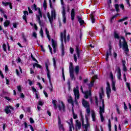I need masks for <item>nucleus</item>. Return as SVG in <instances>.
<instances>
[{
  "mask_svg": "<svg viewBox=\"0 0 131 131\" xmlns=\"http://www.w3.org/2000/svg\"><path fill=\"white\" fill-rule=\"evenodd\" d=\"M73 91L75 96L74 102L76 104H77V100L79 99V97H80L79 90L78 86H76V88H74Z\"/></svg>",
  "mask_w": 131,
  "mask_h": 131,
  "instance_id": "obj_2",
  "label": "nucleus"
},
{
  "mask_svg": "<svg viewBox=\"0 0 131 131\" xmlns=\"http://www.w3.org/2000/svg\"><path fill=\"white\" fill-rule=\"evenodd\" d=\"M86 112L88 116H90L91 113V108H90V106L89 107H86Z\"/></svg>",
  "mask_w": 131,
  "mask_h": 131,
  "instance_id": "obj_30",
  "label": "nucleus"
},
{
  "mask_svg": "<svg viewBox=\"0 0 131 131\" xmlns=\"http://www.w3.org/2000/svg\"><path fill=\"white\" fill-rule=\"evenodd\" d=\"M78 20L79 21V22L81 25H82V24H83L84 23V21L83 20H82L81 17H78Z\"/></svg>",
  "mask_w": 131,
  "mask_h": 131,
  "instance_id": "obj_28",
  "label": "nucleus"
},
{
  "mask_svg": "<svg viewBox=\"0 0 131 131\" xmlns=\"http://www.w3.org/2000/svg\"><path fill=\"white\" fill-rule=\"evenodd\" d=\"M62 78L64 81H65V75H64V69L62 68Z\"/></svg>",
  "mask_w": 131,
  "mask_h": 131,
  "instance_id": "obj_53",
  "label": "nucleus"
},
{
  "mask_svg": "<svg viewBox=\"0 0 131 131\" xmlns=\"http://www.w3.org/2000/svg\"><path fill=\"white\" fill-rule=\"evenodd\" d=\"M76 53L77 54V56L78 58H79L80 56V51H79V46L77 45L76 46Z\"/></svg>",
  "mask_w": 131,
  "mask_h": 131,
  "instance_id": "obj_17",
  "label": "nucleus"
},
{
  "mask_svg": "<svg viewBox=\"0 0 131 131\" xmlns=\"http://www.w3.org/2000/svg\"><path fill=\"white\" fill-rule=\"evenodd\" d=\"M90 127V124L89 123H87L84 125V128L85 129L84 131H88V128H89Z\"/></svg>",
  "mask_w": 131,
  "mask_h": 131,
  "instance_id": "obj_33",
  "label": "nucleus"
},
{
  "mask_svg": "<svg viewBox=\"0 0 131 131\" xmlns=\"http://www.w3.org/2000/svg\"><path fill=\"white\" fill-rule=\"evenodd\" d=\"M74 60L75 62H77V57H76V54H74Z\"/></svg>",
  "mask_w": 131,
  "mask_h": 131,
  "instance_id": "obj_55",
  "label": "nucleus"
},
{
  "mask_svg": "<svg viewBox=\"0 0 131 131\" xmlns=\"http://www.w3.org/2000/svg\"><path fill=\"white\" fill-rule=\"evenodd\" d=\"M5 112L6 114H9V113H12V112H14V108L10 105L8 106H6L5 108Z\"/></svg>",
  "mask_w": 131,
  "mask_h": 131,
  "instance_id": "obj_7",
  "label": "nucleus"
},
{
  "mask_svg": "<svg viewBox=\"0 0 131 131\" xmlns=\"http://www.w3.org/2000/svg\"><path fill=\"white\" fill-rule=\"evenodd\" d=\"M17 89L18 92H21V91L22 90V88L21 87L20 85L17 86Z\"/></svg>",
  "mask_w": 131,
  "mask_h": 131,
  "instance_id": "obj_54",
  "label": "nucleus"
},
{
  "mask_svg": "<svg viewBox=\"0 0 131 131\" xmlns=\"http://www.w3.org/2000/svg\"><path fill=\"white\" fill-rule=\"evenodd\" d=\"M33 36L35 37V38H36L37 37V34L35 32L33 33Z\"/></svg>",
  "mask_w": 131,
  "mask_h": 131,
  "instance_id": "obj_64",
  "label": "nucleus"
},
{
  "mask_svg": "<svg viewBox=\"0 0 131 131\" xmlns=\"http://www.w3.org/2000/svg\"><path fill=\"white\" fill-rule=\"evenodd\" d=\"M115 7L116 12L118 13V12H119V5L118 4H115Z\"/></svg>",
  "mask_w": 131,
  "mask_h": 131,
  "instance_id": "obj_36",
  "label": "nucleus"
},
{
  "mask_svg": "<svg viewBox=\"0 0 131 131\" xmlns=\"http://www.w3.org/2000/svg\"><path fill=\"white\" fill-rule=\"evenodd\" d=\"M72 111H73V117L74 119H76L77 118V115L74 114V111H73V110H72Z\"/></svg>",
  "mask_w": 131,
  "mask_h": 131,
  "instance_id": "obj_47",
  "label": "nucleus"
},
{
  "mask_svg": "<svg viewBox=\"0 0 131 131\" xmlns=\"http://www.w3.org/2000/svg\"><path fill=\"white\" fill-rule=\"evenodd\" d=\"M71 17L72 21H73L75 17V10H74V9H72L71 10Z\"/></svg>",
  "mask_w": 131,
  "mask_h": 131,
  "instance_id": "obj_16",
  "label": "nucleus"
},
{
  "mask_svg": "<svg viewBox=\"0 0 131 131\" xmlns=\"http://www.w3.org/2000/svg\"><path fill=\"white\" fill-rule=\"evenodd\" d=\"M39 33L41 37H43V31H42V28H41Z\"/></svg>",
  "mask_w": 131,
  "mask_h": 131,
  "instance_id": "obj_48",
  "label": "nucleus"
},
{
  "mask_svg": "<svg viewBox=\"0 0 131 131\" xmlns=\"http://www.w3.org/2000/svg\"><path fill=\"white\" fill-rule=\"evenodd\" d=\"M31 58H32V59L33 61H36V62H37V60H36V59H35V58H34V57H33V55H32V54H31Z\"/></svg>",
  "mask_w": 131,
  "mask_h": 131,
  "instance_id": "obj_57",
  "label": "nucleus"
},
{
  "mask_svg": "<svg viewBox=\"0 0 131 131\" xmlns=\"http://www.w3.org/2000/svg\"><path fill=\"white\" fill-rule=\"evenodd\" d=\"M45 67H46V70L47 71V76L48 78H51L50 70H49V65L48 63H45Z\"/></svg>",
  "mask_w": 131,
  "mask_h": 131,
  "instance_id": "obj_14",
  "label": "nucleus"
},
{
  "mask_svg": "<svg viewBox=\"0 0 131 131\" xmlns=\"http://www.w3.org/2000/svg\"><path fill=\"white\" fill-rule=\"evenodd\" d=\"M58 101H57V100H52V104H53V106L55 108V109H57V103Z\"/></svg>",
  "mask_w": 131,
  "mask_h": 131,
  "instance_id": "obj_25",
  "label": "nucleus"
},
{
  "mask_svg": "<svg viewBox=\"0 0 131 131\" xmlns=\"http://www.w3.org/2000/svg\"><path fill=\"white\" fill-rule=\"evenodd\" d=\"M103 97H104V90L103 88H101V92L99 93V98L100 100L103 99Z\"/></svg>",
  "mask_w": 131,
  "mask_h": 131,
  "instance_id": "obj_21",
  "label": "nucleus"
},
{
  "mask_svg": "<svg viewBox=\"0 0 131 131\" xmlns=\"http://www.w3.org/2000/svg\"><path fill=\"white\" fill-rule=\"evenodd\" d=\"M49 82H50V84L51 86V88H49V90L50 91V92H53V84H52V81L51 80V77L50 78H49Z\"/></svg>",
  "mask_w": 131,
  "mask_h": 131,
  "instance_id": "obj_31",
  "label": "nucleus"
},
{
  "mask_svg": "<svg viewBox=\"0 0 131 131\" xmlns=\"http://www.w3.org/2000/svg\"><path fill=\"white\" fill-rule=\"evenodd\" d=\"M106 95L108 99L110 98V94L111 93V89L109 87L106 88Z\"/></svg>",
  "mask_w": 131,
  "mask_h": 131,
  "instance_id": "obj_19",
  "label": "nucleus"
},
{
  "mask_svg": "<svg viewBox=\"0 0 131 131\" xmlns=\"http://www.w3.org/2000/svg\"><path fill=\"white\" fill-rule=\"evenodd\" d=\"M128 18V17H125L124 18L119 19L118 21V22H122V21H124L125 20H127Z\"/></svg>",
  "mask_w": 131,
  "mask_h": 131,
  "instance_id": "obj_49",
  "label": "nucleus"
},
{
  "mask_svg": "<svg viewBox=\"0 0 131 131\" xmlns=\"http://www.w3.org/2000/svg\"><path fill=\"white\" fill-rule=\"evenodd\" d=\"M33 67L34 69V68H35V67H37V68H40V69H41V68H42L41 66H40V64H39L38 63H33Z\"/></svg>",
  "mask_w": 131,
  "mask_h": 131,
  "instance_id": "obj_24",
  "label": "nucleus"
},
{
  "mask_svg": "<svg viewBox=\"0 0 131 131\" xmlns=\"http://www.w3.org/2000/svg\"><path fill=\"white\" fill-rule=\"evenodd\" d=\"M116 70L117 72V74H121V70H120V68L117 67L116 69Z\"/></svg>",
  "mask_w": 131,
  "mask_h": 131,
  "instance_id": "obj_38",
  "label": "nucleus"
},
{
  "mask_svg": "<svg viewBox=\"0 0 131 131\" xmlns=\"http://www.w3.org/2000/svg\"><path fill=\"white\" fill-rule=\"evenodd\" d=\"M38 15H37V20L38 22H40V18H42V14H41V11H40V9L38 10Z\"/></svg>",
  "mask_w": 131,
  "mask_h": 131,
  "instance_id": "obj_15",
  "label": "nucleus"
},
{
  "mask_svg": "<svg viewBox=\"0 0 131 131\" xmlns=\"http://www.w3.org/2000/svg\"><path fill=\"white\" fill-rule=\"evenodd\" d=\"M28 10L29 11V13L30 14H32L33 12H32V10L30 9V7H28Z\"/></svg>",
  "mask_w": 131,
  "mask_h": 131,
  "instance_id": "obj_58",
  "label": "nucleus"
},
{
  "mask_svg": "<svg viewBox=\"0 0 131 131\" xmlns=\"http://www.w3.org/2000/svg\"><path fill=\"white\" fill-rule=\"evenodd\" d=\"M114 37L115 38H117V39H119V46L121 49V48H123V51H124L126 54L128 53V46H127V43L126 42V41H125V39L123 37H121L119 38V36L118 35V34L115 33L114 34Z\"/></svg>",
  "mask_w": 131,
  "mask_h": 131,
  "instance_id": "obj_1",
  "label": "nucleus"
},
{
  "mask_svg": "<svg viewBox=\"0 0 131 131\" xmlns=\"http://www.w3.org/2000/svg\"><path fill=\"white\" fill-rule=\"evenodd\" d=\"M123 71H126L127 70L125 66H123Z\"/></svg>",
  "mask_w": 131,
  "mask_h": 131,
  "instance_id": "obj_63",
  "label": "nucleus"
},
{
  "mask_svg": "<svg viewBox=\"0 0 131 131\" xmlns=\"http://www.w3.org/2000/svg\"><path fill=\"white\" fill-rule=\"evenodd\" d=\"M38 23L39 24V25L41 27H43V26H45V23H43V21L41 20V21L38 22Z\"/></svg>",
  "mask_w": 131,
  "mask_h": 131,
  "instance_id": "obj_40",
  "label": "nucleus"
},
{
  "mask_svg": "<svg viewBox=\"0 0 131 131\" xmlns=\"http://www.w3.org/2000/svg\"><path fill=\"white\" fill-rule=\"evenodd\" d=\"M126 85L128 89L129 90V91L130 92V83L128 82H126Z\"/></svg>",
  "mask_w": 131,
  "mask_h": 131,
  "instance_id": "obj_42",
  "label": "nucleus"
},
{
  "mask_svg": "<svg viewBox=\"0 0 131 131\" xmlns=\"http://www.w3.org/2000/svg\"><path fill=\"white\" fill-rule=\"evenodd\" d=\"M61 54L62 55V56H64V54H65V53L64 52L65 51V49L64 48V44L61 45Z\"/></svg>",
  "mask_w": 131,
  "mask_h": 131,
  "instance_id": "obj_29",
  "label": "nucleus"
},
{
  "mask_svg": "<svg viewBox=\"0 0 131 131\" xmlns=\"http://www.w3.org/2000/svg\"><path fill=\"white\" fill-rule=\"evenodd\" d=\"M99 114L100 116V118L101 122H103L104 121V116H103V113L105 112V104L104 103V99L102 100V106L99 107Z\"/></svg>",
  "mask_w": 131,
  "mask_h": 131,
  "instance_id": "obj_3",
  "label": "nucleus"
},
{
  "mask_svg": "<svg viewBox=\"0 0 131 131\" xmlns=\"http://www.w3.org/2000/svg\"><path fill=\"white\" fill-rule=\"evenodd\" d=\"M21 36H22V38L24 40L25 42H26V41H27V39H26V37H25V35H24V33L21 34Z\"/></svg>",
  "mask_w": 131,
  "mask_h": 131,
  "instance_id": "obj_39",
  "label": "nucleus"
},
{
  "mask_svg": "<svg viewBox=\"0 0 131 131\" xmlns=\"http://www.w3.org/2000/svg\"><path fill=\"white\" fill-rule=\"evenodd\" d=\"M2 5L4 7H7V6H9L10 9H13V5L11 2H2Z\"/></svg>",
  "mask_w": 131,
  "mask_h": 131,
  "instance_id": "obj_12",
  "label": "nucleus"
},
{
  "mask_svg": "<svg viewBox=\"0 0 131 131\" xmlns=\"http://www.w3.org/2000/svg\"><path fill=\"white\" fill-rule=\"evenodd\" d=\"M46 33L47 35V37L49 41L51 40V36H50V34H49V31H48V29H46Z\"/></svg>",
  "mask_w": 131,
  "mask_h": 131,
  "instance_id": "obj_32",
  "label": "nucleus"
},
{
  "mask_svg": "<svg viewBox=\"0 0 131 131\" xmlns=\"http://www.w3.org/2000/svg\"><path fill=\"white\" fill-rule=\"evenodd\" d=\"M92 117L93 119V121H96V114L95 113V112H94V111H92Z\"/></svg>",
  "mask_w": 131,
  "mask_h": 131,
  "instance_id": "obj_27",
  "label": "nucleus"
},
{
  "mask_svg": "<svg viewBox=\"0 0 131 131\" xmlns=\"http://www.w3.org/2000/svg\"><path fill=\"white\" fill-rule=\"evenodd\" d=\"M75 73L77 75H78V73H79V66H76L75 67Z\"/></svg>",
  "mask_w": 131,
  "mask_h": 131,
  "instance_id": "obj_22",
  "label": "nucleus"
},
{
  "mask_svg": "<svg viewBox=\"0 0 131 131\" xmlns=\"http://www.w3.org/2000/svg\"><path fill=\"white\" fill-rule=\"evenodd\" d=\"M59 127V129H60V130H64V126H63V124H60L58 125Z\"/></svg>",
  "mask_w": 131,
  "mask_h": 131,
  "instance_id": "obj_46",
  "label": "nucleus"
},
{
  "mask_svg": "<svg viewBox=\"0 0 131 131\" xmlns=\"http://www.w3.org/2000/svg\"><path fill=\"white\" fill-rule=\"evenodd\" d=\"M69 72H74V71H73V64H72V62L70 63Z\"/></svg>",
  "mask_w": 131,
  "mask_h": 131,
  "instance_id": "obj_23",
  "label": "nucleus"
},
{
  "mask_svg": "<svg viewBox=\"0 0 131 131\" xmlns=\"http://www.w3.org/2000/svg\"><path fill=\"white\" fill-rule=\"evenodd\" d=\"M73 52H74V49L72 47L70 48V53L71 54H73Z\"/></svg>",
  "mask_w": 131,
  "mask_h": 131,
  "instance_id": "obj_62",
  "label": "nucleus"
},
{
  "mask_svg": "<svg viewBox=\"0 0 131 131\" xmlns=\"http://www.w3.org/2000/svg\"><path fill=\"white\" fill-rule=\"evenodd\" d=\"M68 123L70 124V130L69 131H72V127H73V124H72V118L71 119V123L69 122H68Z\"/></svg>",
  "mask_w": 131,
  "mask_h": 131,
  "instance_id": "obj_26",
  "label": "nucleus"
},
{
  "mask_svg": "<svg viewBox=\"0 0 131 131\" xmlns=\"http://www.w3.org/2000/svg\"><path fill=\"white\" fill-rule=\"evenodd\" d=\"M108 126L109 130L111 131V120L110 119H108Z\"/></svg>",
  "mask_w": 131,
  "mask_h": 131,
  "instance_id": "obj_41",
  "label": "nucleus"
},
{
  "mask_svg": "<svg viewBox=\"0 0 131 131\" xmlns=\"http://www.w3.org/2000/svg\"><path fill=\"white\" fill-rule=\"evenodd\" d=\"M5 27H8L9 25H10V21L7 20L4 24Z\"/></svg>",
  "mask_w": 131,
  "mask_h": 131,
  "instance_id": "obj_35",
  "label": "nucleus"
},
{
  "mask_svg": "<svg viewBox=\"0 0 131 131\" xmlns=\"http://www.w3.org/2000/svg\"><path fill=\"white\" fill-rule=\"evenodd\" d=\"M52 44L53 48V52L56 53V49H57V47H58L57 41H55L53 39H52Z\"/></svg>",
  "mask_w": 131,
  "mask_h": 131,
  "instance_id": "obj_10",
  "label": "nucleus"
},
{
  "mask_svg": "<svg viewBox=\"0 0 131 131\" xmlns=\"http://www.w3.org/2000/svg\"><path fill=\"white\" fill-rule=\"evenodd\" d=\"M30 123H34V120H33V119H32V118H30Z\"/></svg>",
  "mask_w": 131,
  "mask_h": 131,
  "instance_id": "obj_60",
  "label": "nucleus"
},
{
  "mask_svg": "<svg viewBox=\"0 0 131 131\" xmlns=\"http://www.w3.org/2000/svg\"><path fill=\"white\" fill-rule=\"evenodd\" d=\"M32 10H35L36 11V5L35 4H33V6H31Z\"/></svg>",
  "mask_w": 131,
  "mask_h": 131,
  "instance_id": "obj_52",
  "label": "nucleus"
},
{
  "mask_svg": "<svg viewBox=\"0 0 131 131\" xmlns=\"http://www.w3.org/2000/svg\"><path fill=\"white\" fill-rule=\"evenodd\" d=\"M73 73L74 72H70V76L71 80H73V79H74V74Z\"/></svg>",
  "mask_w": 131,
  "mask_h": 131,
  "instance_id": "obj_34",
  "label": "nucleus"
},
{
  "mask_svg": "<svg viewBox=\"0 0 131 131\" xmlns=\"http://www.w3.org/2000/svg\"><path fill=\"white\" fill-rule=\"evenodd\" d=\"M48 17L51 24H52L53 22H54V19L56 18V11L55 10H51V17L50 13H48Z\"/></svg>",
  "mask_w": 131,
  "mask_h": 131,
  "instance_id": "obj_4",
  "label": "nucleus"
},
{
  "mask_svg": "<svg viewBox=\"0 0 131 131\" xmlns=\"http://www.w3.org/2000/svg\"><path fill=\"white\" fill-rule=\"evenodd\" d=\"M117 78L120 80V79H121V74H117Z\"/></svg>",
  "mask_w": 131,
  "mask_h": 131,
  "instance_id": "obj_59",
  "label": "nucleus"
},
{
  "mask_svg": "<svg viewBox=\"0 0 131 131\" xmlns=\"http://www.w3.org/2000/svg\"><path fill=\"white\" fill-rule=\"evenodd\" d=\"M76 129H80L81 128V123L78 120H76Z\"/></svg>",
  "mask_w": 131,
  "mask_h": 131,
  "instance_id": "obj_18",
  "label": "nucleus"
},
{
  "mask_svg": "<svg viewBox=\"0 0 131 131\" xmlns=\"http://www.w3.org/2000/svg\"><path fill=\"white\" fill-rule=\"evenodd\" d=\"M7 45H6V44H3V50L4 51V52H7Z\"/></svg>",
  "mask_w": 131,
  "mask_h": 131,
  "instance_id": "obj_51",
  "label": "nucleus"
},
{
  "mask_svg": "<svg viewBox=\"0 0 131 131\" xmlns=\"http://www.w3.org/2000/svg\"><path fill=\"white\" fill-rule=\"evenodd\" d=\"M80 90H81L82 94H85V99H88L89 98V97H90V96H92V91H91V89H90L89 91H85L84 93L83 92V89L82 88V86H81Z\"/></svg>",
  "mask_w": 131,
  "mask_h": 131,
  "instance_id": "obj_5",
  "label": "nucleus"
},
{
  "mask_svg": "<svg viewBox=\"0 0 131 131\" xmlns=\"http://www.w3.org/2000/svg\"><path fill=\"white\" fill-rule=\"evenodd\" d=\"M109 56H112V52H111V48L108 49V50L106 52V61H108V58H109Z\"/></svg>",
  "mask_w": 131,
  "mask_h": 131,
  "instance_id": "obj_13",
  "label": "nucleus"
},
{
  "mask_svg": "<svg viewBox=\"0 0 131 131\" xmlns=\"http://www.w3.org/2000/svg\"><path fill=\"white\" fill-rule=\"evenodd\" d=\"M82 104L84 108H88L89 107H90V103H89V102L84 99L82 100Z\"/></svg>",
  "mask_w": 131,
  "mask_h": 131,
  "instance_id": "obj_11",
  "label": "nucleus"
},
{
  "mask_svg": "<svg viewBox=\"0 0 131 131\" xmlns=\"http://www.w3.org/2000/svg\"><path fill=\"white\" fill-rule=\"evenodd\" d=\"M95 82V81H92L90 82V83L88 85L89 88H92L94 85V83Z\"/></svg>",
  "mask_w": 131,
  "mask_h": 131,
  "instance_id": "obj_50",
  "label": "nucleus"
},
{
  "mask_svg": "<svg viewBox=\"0 0 131 131\" xmlns=\"http://www.w3.org/2000/svg\"><path fill=\"white\" fill-rule=\"evenodd\" d=\"M91 18L92 20V23H95V17L93 14H91Z\"/></svg>",
  "mask_w": 131,
  "mask_h": 131,
  "instance_id": "obj_44",
  "label": "nucleus"
},
{
  "mask_svg": "<svg viewBox=\"0 0 131 131\" xmlns=\"http://www.w3.org/2000/svg\"><path fill=\"white\" fill-rule=\"evenodd\" d=\"M0 12L2 14H3V15L5 14V11L4 10V9L2 8H0Z\"/></svg>",
  "mask_w": 131,
  "mask_h": 131,
  "instance_id": "obj_56",
  "label": "nucleus"
},
{
  "mask_svg": "<svg viewBox=\"0 0 131 131\" xmlns=\"http://www.w3.org/2000/svg\"><path fill=\"white\" fill-rule=\"evenodd\" d=\"M53 61L54 67L55 68V69H56L57 67V61H56V59H55V58H53Z\"/></svg>",
  "mask_w": 131,
  "mask_h": 131,
  "instance_id": "obj_37",
  "label": "nucleus"
},
{
  "mask_svg": "<svg viewBox=\"0 0 131 131\" xmlns=\"http://www.w3.org/2000/svg\"><path fill=\"white\" fill-rule=\"evenodd\" d=\"M62 15L63 17V23H66V12L65 11L64 6H62Z\"/></svg>",
  "mask_w": 131,
  "mask_h": 131,
  "instance_id": "obj_8",
  "label": "nucleus"
},
{
  "mask_svg": "<svg viewBox=\"0 0 131 131\" xmlns=\"http://www.w3.org/2000/svg\"><path fill=\"white\" fill-rule=\"evenodd\" d=\"M68 102L71 104L72 106V108L74 107V102L73 101V99L72 98V97L69 96V99H68Z\"/></svg>",
  "mask_w": 131,
  "mask_h": 131,
  "instance_id": "obj_20",
  "label": "nucleus"
},
{
  "mask_svg": "<svg viewBox=\"0 0 131 131\" xmlns=\"http://www.w3.org/2000/svg\"><path fill=\"white\" fill-rule=\"evenodd\" d=\"M118 16V14L114 15L112 17V18H111V23H112V21H113V20H114V18H116V17H117Z\"/></svg>",
  "mask_w": 131,
  "mask_h": 131,
  "instance_id": "obj_43",
  "label": "nucleus"
},
{
  "mask_svg": "<svg viewBox=\"0 0 131 131\" xmlns=\"http://www.w3.org/2000/svg\"><path fill=\"white\" fill-rule=\"evenodd\" d=\"M61 105H58V108L59 111H62L63 112H65V105L64 104V103H63V101H61Z\"/></svg>",
  "mask_w": 131,
  "mask_h": 131,
  "instance_id": "obj_9",
  "label": "nucleus"
},
{
  "mask_svg": "<svg viewBox=\"0 0 131 131\" xmlns=\"http://www.w3.org/2000/svg\"><path fill=\"white\" fill-rule=\"evenodd\" d=\"M43 7L45 10H46V9H47V0H44V2L43 4Z\"/></svg>",
  "mask_w": 131,
  "mask_h": 131,
  "instance_id": "obj_45",
  "label": "nucleus"
},
{
  "mask_svg": "<svg viewBox=\"0 0 131 131\" xmlns=\"http://www.w3.org/2000/svg\"><path fill=\"white\" fill-rule=\"evenodd\" d=\"M63 39H64L65 42H66V30H64L63 33H60V41L61 42L62 46L64 45L63 43Z\"/></svg>",
  "mask_w": 131,
  "mask_h": 131,
  "instance_id": "obj_6",
  "label": "nucleus"
},
{
  "mask_svg": "<svg viewBox=\"0 0 131 131\" xmlns=\"http://www.w3.org/2000/svg\"><path fill=\"white\" fill-rule=\"evenodd\" d=\"M16 72L17 76H20V72L17 69L16 70Z\"/></svg>",
  "mask_w": 131,
  "mask_h": 131,
  "instance_id": "obj_61",
  "label": "nucleus"
}]
</instances>
